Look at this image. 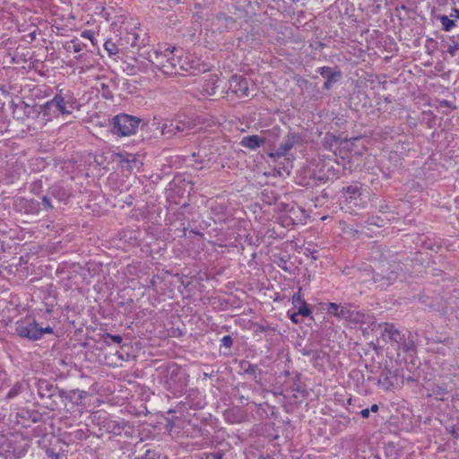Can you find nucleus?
Returning a JSON list of instances; mask_svg holds the SVG:
<instances>
[{"mask_svg": "<svg viewBox=\"0 0 459 459\" xmlns=\"http://www.w3.org/2000/svg\"><path fill=\"white\" fill-rule=\"evenodd\" d=\"M16 333L30 341H38L45 333H53V328L50 326H40L34 319L17 323Z\"/></svg>", "mask_w": 459, "mask_h": 459, "instance_id": "nucleus-5", "label": "nucleus"}, {"mask_svg": "<svg viewBox=\"0 0 459 459\" xmlns=\"http://www.w3.org/2000/svg\"><path fill=\"white\" fill-rule=\"evenodd\" d=\"M369 411L377 412L378 411V405L377 404L371 405V407L369 409Z\"/></svg>", "mask_w": 459, "mask_h": 459, "instance_id": "nucleus-43", "label": "nucleus"}, {"mask_svg": "<svg viewBox=\"0 0 459 459\" xmlns=\"http://www.w3.org/2000/svg\"><path fill=\"white\" fill-rule=\"evenodd\" d=\"M222 457L223 453L221 451L206 454V459H222Z\"/></svg>", "mask_w": 459, "mask_h": 459, "instance_id": "nucleus-33", "label": "nucleus"}, {"mask_svg": "<svg viewBox=\"0 0 459 459\" xmlns=\"http://www.w3.org/2000/svg\"><path fill=\"white\" fill-rule=\"evenodd\" d=\"M146 126L147 130L152 133L153 137H158L159 134L165 136L166 138H172L177 135H186L195 127V124L191 119H172L165 122L162 126L154 118L149 124H143V126Z\"/></svg>", "mask_w": 459, "mask_h": 459, "instance_id": "nucleus-2", "label": "nucleus"}, {"mask_svg": "<svg viewBox=\"0 0 459 459\" xmlns=\"http://www.w3.org/2000/svg\"><path fill=\"white\" fill-rule=\"evenodd\" d=\"M266 143V138L253 134V135H247L242 138L240 142V145L242 147L247 148L249 150L255 151L257 148L263 146Z\"/></svg>", "mask_w": 459, "mask_h": 459, "instance_id": "nucleus-14", "label": "nucleus"}, {"mask_svg": "<svg viewBox=\"0 0 459 459\" xmlns=\"http://www.w3.org/2000/svg\"><path fill=\"white\" fill-rule=\"evenodd\" d=\"M100 87L102 90V91H101L102 96L107 100H111L113 98V93L109 90L108 85L105 84L104 82H101Z\"/></svg>", "mask_w": 459, "mask_h": 459, "instance_id": "nucleus-28", "label": "nucleus"}, {"mask_svg": "<svg viewBox=\"0 0 459 459\" xmlns=\"http://www.w3.org/2000/svg\"><path fill=\"white\" fill-rule=\"evenodd\" d=\"M369 409L367 408L360 411L359 414L361 415L362 418L367 419L369 416Z\"/></svg>", "mask_w": 459, "mask_h": 459, "instance_id": "nucleus-39", "label": "nucleus"}, {"mask_svg": "<svg viewBox=\"0 0 459 459\" xmlns=\"http://www.w3.org/2000/svg\"><path fill=\"white\" fill-rule=\"evenodd\" d=\"M82 65L80 66L81 73L88 71L91 67H93L94 64L87 61V55L86 54H81L76 57Z\"/></svg>", "mask_w": 459, "mask_h": 459, "instance_id": "nucleus-22", "label": "nucleus"}, {"mask_svg": "<svg viewBox=\"0 0 459 459\" xmlns=\"http://www.w3.org/2000/svg\"><path fill=\"white\" fill-rule=\"evenodd\" d=\"M344 190L351 197L359 195V188L357 186H349Z\"/></svg>", "mask_w": 459, "mask_h": 459, "instance_id": "nucleus-30", "label": "nucleus"}, {"mask_svg": "<svg viewBox=\"0 0 459 459\" xmlns=\"http://www.w3.org/2000/svg\"><path fill=\"white\" fill-rule=\"evenodd\" d=\"M280 129L278 127H273L271 131H269V134H273L277 137L279 135Z\"/></svg>", "mask_w": 459, "mask_h": 459, "instance_id": "nucleus-40", "label": "nucleus"}, {"mask_svg": "<svg viewBox=\"0 0 459 459\" xmlns=\"http://www.w3.org/2000/svg\"><path fill=\"white\" fill-rule=\"evenodd\" d=\"M450 17L459 19V9L453 8L452 13H450Z\"/></svg>", "mask_w": 459, "mask_h": 459, "instance_id": "nucleus-38", "label": "nucleus"}, {"mask_svg": "<svg viewBox=\"0 0 459 459\" xmlns=\"http://www.w3.org/2000/svg\"><path fill=\"white\" fill-rule=\"evenodd\" d=\"M181 50L176 48H166L164 51L154 50L152 53L143 52L139 56L147 55L149 61L163 74L173 75L181 74L191 68L189 63L181 57Z\"/></svg>", "mask_w": 459, "mask_h": 459, "instance_id": "nucleus-1", "label": "nucleus"}, {"mask_svg": "<svg viewBox=\"0 0 459 459\" xmlns=\"http://www.w3.org/2000/svg\"><path fill=\"white\" fill-rule=\"evenodd\" d=\"M327 311L338 318L347 319L351 317V311L344 307H340L336 303H329Z\"/></svg>", "mask_w": 459, "mask_h": 459, "instance_id": "nucleus-16", "label": "nucleus"}, {"mask_svg": "<svg viewBox=\"0 0 459 459\" xmlns=\"http://www.w3.org/2000/svg\"><path fill=\"white\" fill-rule=\"evenodd\" d=\"M298 316H299V314L297 313H293L291 316H290V319L293 323L297 324L299 323V319H298Z\"/></svg>", "mask_w": 459, "mask_h": 459, "instance_id": "nucleus-42", "label": "nucleus"}, {"mask_svg": "<svg viewBox=\"0 0 459 459\" xmlns=\"http://www.w3.org/2000/svg\"><path fill=\"white\" fill-rule=\"evenodd\" d=\"M182 375L183 371L178 365L173 364L168 367L165 377L167 378V384L170 388H176L183 385Z\"/></svg>", "mask_w": 459, "mask_h": 459, "instance_id": "nucleus-13", "label": "nucleus"}, {"mask_svg": "<svg viewBox=\"0 0 459 459\" xmlns=\"http://www.w3.org/2000/svg\"><path fill=\"white\" fill-rule=\"evenodd\" d=\"M23 385L22 383H16L8 392L6 398L12 399L16 397L22 391Z\"/></svg>", "mask_w": 459, "mask_h": 459, "instance_id": "nucleus-23", "label": "nucleus"}, {"mask_svg": "<svg viewBox=\"0 0 459 459\" xmlns=\"http://www.w3.org/2000/svg\"><path fill=\"white\" fill-rule=\"evenodd\" d=\"M85 47V44L80 42L78 39H73L65 45L66 51H73L74 53H79Z\"/></svg>", "mask_w": 459, "mask_h": 459, "instance_id": "nucleus-20", "label": "nucleus"}, {"mask_svg": "<svg viewBox=\"0 0 459 459\" xmlns=\"http://www.w3.org/2000/svg\"><path fill=\"white\" fill-rule=\"evenodd\" d=\"M301 353L304 356H310V355L316 353V351H314L312 349L305 347L302 349Z\"/></svg>", "mask_w": 459, "mask_h": 459, "instance_id": "nucleus-36", "label": "nucleus"}, {"mask_svg": "<svg viewBox=\"0 0 459 459\" xmlns=\"http://www.w3.org/2000/svg\"><path fill=\"white\" fill-rule=\"evenodd\" d=\"M302 302H305V301L301 299L299 293H296V294L293 295V297H292V303L294 305H296V304H299L300 305V304H302Z\"/></svg>", "mask_w": 459, "mask_h": 459, "instance_id": "nucleus-35", "label": "nucleus"}, {"mask_svg": "<svg viewBox=\"0 0 459 459\" xmlns=\"http://www.w3.org/2000/svg\"><path fill=\"white\" fill-rule=\"evenodd\" d=\"M104 427L106 430L109 433H113L115 435H120L123 430V426L117 421L114 420H107L105 422Z\"/></svg>", "mask_w": 459, "mask_h": 459, "instance_id": "nucleus-19", "label": "nucleus"}, {"mask_svg": "<svg viewBox=\"0 0 459 459\" xmlns=\"http://www.w3.org/2000/svg\"><path fill=\"white\" fill-rule=\"evenodd\" d=\"M228 91L238 98L249 96L248 82L241 75L234 74L229 80Z\"/></svg>", "mask_w": 459, "mask_h": 459, "instance_id": "nucleus-9", "label": "nucleus"}, {"mask_svg": "<svg viewBox=\"0 0 459 459\" xmlns=\"http://www.w3.org/2000/svg\"><path fill=\"white\" fill-rule=\"evenodd\" d=\"M124 161H126V162H127V163H129V162H130V160H129L128 159L125 160Z\"/></svg>", "mask_w": 459, "mask_h": 459, "instance_id": "nucleus-44", "label": "nucleus"}, {"mask_svg": "<svg viewBox=\"0 0 459 459\" xmlns=\"http://www.w3.org/2000/svg\"><path fill=\"white\" fill-rule=\"evenodd\" d=\"M48 195L58 203L65 202L68 200L70 194L61 186L55 185L48 189Z\"/></svg>", "mask_w": 459, "mask_h": 459, "instance_id": "nucleus-15", "label": "nucleus"}, {"mask_svg": "<svg viewBox=\"0 0 459 459\" xmlns=\"http://www.w3.org/2000/svg\"><path fill=\"white\" fill-rule=\"evenodd\" d=\"M302 136L295 132L290 131L283 138L282 143L279 145L278 149L273 152H269L268 156L275 160L285 156L294 146L302 144Z\"/></svg>", "mask_w": 459, "mask_h": 459, "instance_id": "nucleus-8", "label": "nucleus"}, {"mask_svg": "<svg viewBox=\"0 0 459 459\" xmlns=\"http://www.w3.org/2000/svg\"><path fill=\"white\" fill-rule=\"evenodd\" d=\"M459 49V43L458 42H454L453 45L449 46L448 49H447V52L451 55V56H455L456 51Z\"/></svg>", "mask_w": 459, "mask_h": 459, "instance_id": "nucleus-34", "label": "nucleus"}, {"mask_svg": "<svg viewBox=\"0 0 459 459\" xmlns=\"http://www.w3.org/2000/svg\"><path fill=\"white\" fill-rule=\"evenodd\" d=\"M16 108L20 109L23 113L22 118H41V125L44 126V111L43 105H30L25 101H21L16 104Z\"/></svg>", "mask_w": 459, "mask_h": 459, "instance_id": "nucleus-10", "label": "nucleus"}, {"mask_svg": "<svg viewBox=\"0 0 459 459\" xmlns=\"http://www.w3.org/2000/svg\"><path fill=\"white\" fill-rule=\"evenodd\" d=\"M320 74L330 82H337L342 77V73L340 70H333L329 66L321 67Z\"/></svg>", "mask_w": 459, "mask_h": 459, "instance_id": "nucleus-17", "label": "nucleus"}, {"mask_svg": "<svg viewBox=\"0 0 459 459\" xmlns=\"http://www.w3.org/2000/svg\"><path fill=\"white\" fill-rule=\"evenodd\" d=\"M52 196H50L48 194L42 197L43 209L49 211L55 208V205L52 203Z\"/></svg>", "mask_w": 459, "mask_h": 459, "instance_id": "nucleus-25", "label": "nucleus"}, {"mask_svg": "<svg viewBox=\"0 0 459 459\" xmlns=\"http://www.w3.org/2000/svg\"><path fill=\"white\" fill-rule=\"evenodd\" d=\"M378 385L385 390H389L399 384V376L396 370L385 368L378 377Z\"/></svg>", "mask_w": 459, "mask_h": 459, "instance_id": "nucleus-12", "label": "nucleus"}, {"mask_svg": "<svg viewBox=\"0 0 459 459\" xmlns=\"http://www.w3.org/2000/svg\"><path fill=\"white\" fill-rule=\"evenodd\" d=\"M81 36L82 38H85V39L91 40L92 45H95V42H94V32L92 30H84V31L82 32Z\"/></svg>", "mask_w": 459, "mask_h": 459, "instance_id": "nucleus-31", "label": "nucleus"}, {"mask_svg": "<svg viewBox=\"0 0 459 459\" xmlns=\"http://www.w3.org/2000/svg\"><path fill=\"white\" fill-rule=\"evenodd\" d=\"M104 340L105 342H108V340H111L113 342L115 343H121L122 342V337L120 335H115V334H111V333H106L104 334Z\"/></svg>", "mask_w": 459, "mask_h": 459, "instance_id": "nucleus-29", "label": "nucleus"}, {"mask_svg": "<svg viewBox=\"0 0 459 459\" xmlns=\"http://www.w3.org/2000/svg\"><path fill=\"white\" fill-rule=\"evenodd\" d=\"M334 82H330L328 80H326L324 83V89L325 90H329L331 87H332V84Z\"/></svg>", "mask_w": 459, "mask_h": 459, "instance_id": "nucleus-41", "label": "nucleus"}, {"mask_svg": "<svg viewBox=\"0 0 459 459\" xmlns=\"http://www.w3.org/2000/svg\"><path fill=\"white\" fill-rule=\"evenodd\" d=\"M218 18H219V20H223L225 22V26L229 29H232L236 24V21L234 18L229 17V16L225 15L224 13L220 14L218 16Z\"/></svg>", "mask_w": 459, "mask_h": 459, "instance_id": "nucleus-26", "label": "nucleus"}, {"mask_svg": "<svg viewBox=\"0 0 459 459\" xmlns=\"http://www.w3.org/2000/svg\"><path fill=\"white\" fill-rule=\"evenodd\" d=\"M380 327H383L382 338L385 342H390L395 350L403 349L409 350V344L405 341V335L402 333L393 324L384 323Z\"/></svg>", "mask_w": 459, "mask_h": 459, "instance_id": "nucleus-6", "label": "nucleus"}, {"mask_svg": "<svg viewBox=\"0 0 459 459\" xmlns=\"http://www.w3.org/2000/svg\"><path fill=\"white\" fill-rule=\"evenodd\" d=\"M104 48L108 53L109 56L117 55L119 51H123L121 46L119 45V39L117 42H114L111 39H108L104 43Z\"/></svg>", "mask_w": 459, "mask_h": 459, "instance_id": "nucleus-18", "label": "nucleus"}, {"mask_svg": "<svg viewBox=\"0 0 459 459\" xmlns=\"http://www.w3.org/2000/svg\"><path fill=\"white\" fill-rule=\"evenodd\" d=\"M437 19L442 24V29L445 31H450L455 26V22L446 15H438Z\"/></svg>", "mask_w": 459, "mask_h": 459, "instance_id": "nucleus-21", "label": "nucleus"}, {"mask_svg": "<svg viewBox=\"0 0 459 459\" xmlns=\"http://www.w3.org/2000/svg\"><path fill=\"white\" fill-rule=\"evenodd\" d=\"M44 123H48L60 115H70L74 110H79L78 100L72 94H56L52 100L43 105Z\"/></svg>", "mask_w": 459, "mask_h": 459, "instance_id": "nucleus-3", "label": "nucleus"}, {"mask_svg": "<svg viewBox=\"0 0 459 459\" xmlns=\"http://www.w3.org/2000/svg\"><path fill=\"white\" fill-rule=\"evenodd\" d=\"M340 418L342 419V420L340 421L342 424H343L345 426L350 424L351 420H350L349 417H345V416L340 415Z\"/></svg>", "mask_w": 459, "mask_h": 459, "instance_id": "nucleus-37", "label": "nucleus"}, {"mask_svg": "<svg viewBox=\"0 0 459 459\" xmlns=\"http://www.w3.org/2000/svg\"><path fill=\"white\" fill-rule=\"evenodd\" d=\"M296 313L299 314V316H308L311 314V311L307 307V303L302 302V304H300V306L298 308V312H296Z\"/></svg>", "mask_w": 459, "mask_h": 459, "instance_id": "nucleus-27", "label": "nucleus"}, {"mask_svg": "<svg viewBox=\"0 0 459 459\" xmlns=\"http://www.w3.org/2000/svg\"><path fill=\"white\" fill-rule=\"evenodd\" d=\"M221 344L226 348H230L233 344V340L230 335H225L221 339Z\"/></svg>", "mask_w": 459, "mask_h": 459, "instance_id": "nucleus-32", "label": "nucleus"}, {"mask_svg": "<svg viewBox=\"0 0 459 459\" xmlns=\"http://www.w3.org/2000/svg\"><path fill=\"white\" fill-rule=\"evenodd\" d=\"M38 394L40 398H48L51 399L52 397L56 396V394L59 395V397L63 398L65 397V391L59 390L56 386H54L47 380H39L38 382Z\"/></svg>", "mask_w": 459, "mask_h": 459, "instance_id": "nucleus-11", "label": "nucleus"}, {"mask_svg": "<svg viewBox=\"0 0 459 459\" xmlns=\"http://www.w3.org/2000/svg\"><path fill=\"white\" fill-rule=\"evenodd\" d=\"M144 124L142 119L127 114H119L111 119L112 133L118 136H129L134 134L136 130ZM146 129V126L141 127Z\"/></svg>", "mask_w": 459, "mask_h": 459, "instance_id": "nucleus-4", "label": "nucleus"}, {"mask_svg": "<svg viewBox=\"0 0 459 459\" xmlns=\"http://www.w3.org/2000/svg\"><path fill=\"white\" fill-rule=\"evenodd\" d=\"M119 45L124 51H131L133 54L138 53L145 47L144 39H140V35L133 30L121 33L119 37Z\"/></svg>", "mask_w": 459, "mask_h": 459, "instance_id": "nucleus-7", "label": "nucleus"}, {"mask_svg": "<svg viewBox=\"0 0 459 459\" xmlns=\"http://www.w3.org/2000/svg\"><path fill=\"white\" fill-rule=\"evenodd\" d=\"M262 370L258 368L257 365L248 364L247 368L244 369L245 374L254 376V378H256V374H261Z\"/></svg>", "mask_w": 459, "mask_h": 459, "instance_id": "nucleus-24", "label": "nucleus"}]
</instances>
